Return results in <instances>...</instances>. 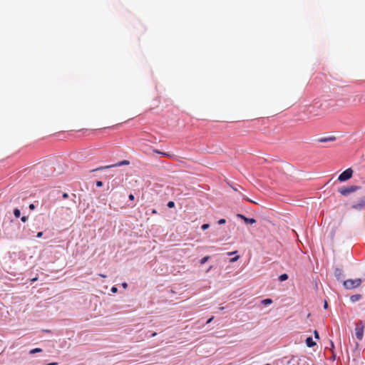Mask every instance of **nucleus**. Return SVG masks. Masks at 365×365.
<instances>
[{"label": "nucleus", "mask_w": 365, "mask_h": 365, "mask_svg": "<svg viewBox=\"0 0 365 365\" xmlns=\"http://www.w3.org/2000/svg\"><path fill=\"white\" fill-rule=\"evenodd\" d=\"M306 344L308 347H312L316 345V343L313 341L312 337L307 338Z\"/></svg>", "instance_id": "9"}, {"label": "nucleus", "mask_w": 365, "mask_h": 365, "mask_svg": "<svg viewBox=\"0 0 365 365\" xmlns=\"http://www.w3.org/2000/svg\"><path fill=\"white\" fill-rule=\"evenodd\" d=\"M210 227V225L209 224H204L202 225L201 228L205 230H207V228H209Z\"/></svg>", "instance_id": "19"}, {"label": "nucleus", "mask_w": 365, "mask_h": 365, "mask_svg": "<svg viewBox=\"0 0 365 365\" xmlns=\"http://www.w3.org/2000/svg\"><path fill=\"white\" fill-rule=\"evenodd\" d=\"M352 174L353 170L351 168H348L339 175L338 180L340 182L346 181L352 177Z\"/></svg>", "instance_id": "2"}, {"label": "nucleus", "mask_w": 365, "mask_h": 365, "mask_svg": "<svg viewBox=\"0 0 365 365\" xmlns=\"http://www.w3.org/2000/svg\"><path fill=\"white\" fill-rule=\"evenodd\" d=\"M314 337H315L316 339H319V333H318V331H316V330H315V331H314Z\"/></svg>", "instance_id": "22"}, {"label": "nucleus", "mask_w": 365, "mask_h": 365, "mask_svg": "<svg viewBox=\"0 0 365 365\" xmlns=\"http://www.w3.org/2000/svg\"><path fill=\"white\" fill-rule=\"evenodd\" d=\"M122 286H123V288L125 289L128 287V284H127L126 282H124V283L122 284Z\"/></svg>", "instance_id": "29"}, {"label": "nucleus", "mask_w": 365, "mask_h": 365, "mask_svg": "<svg viewBox=\"0 0 365 365\" xmlns=\"http://www.w3.org/2000/svg\"><path fill=\"white\" fill-rule=\"evenodd\" d=\"M361 284V279H347L344 282V286L346 289H351L359 287Z\"/></svg>", "instance_id": "1"}, {"label": "nucleus", "mask_w": 365, "mask_h": 365, "mask_svg": "<svg viewBox=\"0 0 365 365\" xmlns=\"http://www.w3.org/2000/svg\"><path fill=\"white\" fill-rule=\"evenodd\" d=\"M42 351V349H40V348H35V349H31L30 351H29V354H34L36 353H39V352H41Z\"/></svg>", "instance_id": "12"}, {"label": "nucleus", "mask_w": 365, "mask_h": 365, "mask_svg": "<svg viewBox=\"0 0 365 365\" xmlns=\"http://www.w3.org/2000/svg\"><path fill=\"white\" fill-rule=\"evenodd\" d=\"M30 209H34V205L33 204L30 205L29 206Z\"/></svg>", "instance_id": "34"}, {"label": "nucleus", "mask_w": 365, "mask_h": 365, "mask_svg": "<svg viewBox=\"0 0 365 365\" xmlns=\"http://www.w3.org/2000/svg\"><path fill=\"white\" fill-rule=\"evenodd\" d=\"M226 222V220L225 219H220L219 221H218V224L219 225H222V224H225Z\"/></svg>", "instance_id": "21"}, {"label": "nucleus", "mask_w": 365, "mask_h": 365, "mask_svg": "<svg viewBox=\"0 0 365 365\" xmlns=\"http://www.w3.org/2000/svg\"><path fill=\"white\" fill-rule=\"evenodd\" d=\"M360 298H361V295L355 294V295H352L351 297V302H356V301L359 300Z\"/></svg>", "instance_id": "10"}, {"label": "nucleus", "mask_w": 365, "mask_h": 365, "mask_svg": "<svg viewBox=\"0 0 365 365\" xmlns=\"http://www.w3.org/2000/svg\"><path fill=\"white\" fill-rule=\"evenodd\" d=\"M129 164H130L129 161L125 160H122L120 162H118V163H116L115 165H106V166L100 167L98 168H96V169L93 170V171L103 170V169H106V168H110L116 167V166L128 165Z\"/></svg>", "instance_id": "4"}, {"label": "nucleus", "mask_w": 365, "mask_h": 365, "mask_svg": "<svg viewBox=\"0 0 365 365\" xmlns=\"http://www.w3.org/2000/svg\"><path fill=\"white\" fill-rule=\"evenodd\" d=\"M237 252H228L227 255H232L233 254L236 253Z\"/></svg>", "instance_id": "32"}, {"label": "nucleus", "mask_w": 365, "mask_h": 365, "mask_svg": "<svg viewBox=\"0 0 365 365\" xmlns=\"http://www.w3.org/2000/svg\"><path fill=\"white\" fill-rule=\"evenodd\" d=\"M358 187L356 186H350L349 187H343L339 188V192L343 195H346L351 192L356 191Z\"/></svg>", "instance_id": "3"}, {"label": "nucleus", "mask_w": 365, "mask_h": 365, "mask_svg": "<svg viewBox=\"0 0 365 365\" xmlns=\"http://www.w3.org/2000/svg\"><path fill=\"white\" fill-rule=\"evenodd\" d=\"M261 303L263 304V305H268V304H270L272 303V300L271 299H263Z\"/></svg>", "instance_id": "11"}, {"label": "nucleus", "mask_w": 365, "mask_h": 365, "mask_svg": "<svg viewBox=\"0 0 365 365\" xmlns=\"http://www.w3.org/2000/svg\"><path fill=\"white\" fill-rule=\"evenodd\" d=\"M264 365H271V364H264Z\"/></svg>", "instance_id": "42"}, {"label": "nucleus", "mask_w": 365, "mask_h": 365, "mask_svg": "<svg viewBox=\"0 0 365 365\" xmlns=\"http://www.w3.org/2000/svg\"><path fill=\"white\" fill-rule=\"evenodd\" d=\"M111 292L113 293H116L118 292V289L116 287H113L111 288Z\"/></svg>", "instance_id": "24"}, {"label": "nucleus", "mask_w": 365, "mask_h": 365, "mask_svg": "<svg viewBox=\"0 0 365 365\" xmlns=\"http://www.w3.org/2000/svg\"><path fill=\"white\" fill-rule=\"evenodd\" d=\"M21 221H22V222H26V220H27V217L24 216V217H21Z\"/></svg>", "instance_id": "26"}, {"label": "nucleus", "mask_w": 365, "mask_h": 365, "mask_svg": "<svg viewBox=\"0 0 365 365\" xmlns=\"http://www.w3.org/2000/svg\"><path fill=\"white\" fill-rule=\"evenodd\" d=\"M153 152L155 153L160 154V155H162L163 156H167V157H170L171 156V155L168 153L160 152V151H159L158 150H154Z\"/></svg>", "instance_id": "13"}, {"label": "nucleus", "mask_w": 365, "mask_h": 365, "mask_svg": "<svg viewBox=\"0 0 365 365\" xmlns=\"http://www.w3.org/2000/svg\"><path fill=\"white\" fill-rule=\"evenodd\" d=\"M233 190H234L235 191H237V188L233 187Z\"/></svg>", "instance_id": "41"}, {"label": "nucleus", "mask_w": 365, "mask_h": 365, "mask_svg": "<svg viewBox=\"0 0 365 365\" xmlns=\"http://www.w3.org/2000/svg\"><path fill=\"white\" fill-rule=\"evenodd\" d=\"M62 197H63V199H66V198H68V195L65 192V193L63 194Z\"/></svg>", "instance_id": "27"}, {"label": "nucleus", "mask_w": 365, "mask_h": 365, "mask_svg": "<svg viewBox=\"0 0 365 365\" xmlns=\"http://www.w3.org/2000/svg\"><path fill=\"white\" fill-rule=\"evenodd\" d=\"M314 109V106H308L307 107V112L309 113L310 117H314V116H318L319 115V113H314V111L313 110Z\"/></svg>", "instance_id": "8"}, {"label": "nucleus", "mask_w": 365, "mask_h": 365, "mask_svg": "<svg viewBox=\"0 0 365 365\" xmlns=\"http://www.w3.org/2000/svg\"><path fill=\"white\" fill-rule=\"evenodd\" d=\"M36 280H37V278H36V277H35V278H34V279H31V282H35V281H36Z\"/></svg>", "instance_id": "37"}, {"label": "nucleus", "mask_w": 365, "mask_h": 365, "mask_svg": "<svg viewBox=\"0 0 365 365\" xmlns=\"http://www.w3.org/2000/svg\"><path fill=\"white\" fill-rule=\"evenodd\" d=\"M336 140L334 136L321 138L318 140L320 143L333 142Z\"/></svg>", "instance_id": "7"}, {"label": "nucleus", "mask_w": 365, "mask_h": 365, "mask_svg": "<svg viewBox=\"0 0 365 365\" xmlns=\"http://www.w3.org/2000/svg\"><path fill=\"white\" fill-rule=\"evenodd\" d=\"M237 217L242 219L246 224L252 225V224H255L256 222V220L254 218H248V217H247L245 215H241V214H238L237 215Z\"/></svg>", "instance_id": "6"}, {"label": "nucleus", "mask_w": 365, "mask_h": 365, "mask_svg": "<svg viewBox=\"0 0 365 365\" xmlns=\"http://www.w3.org/2000/svg\"><path fill=\"white\" fill-rule=\"evenodd\" d=\"M153 213H156L155 210H153Z\"/></svg>", "instance_id": "40"}, {"label": "nucleus", "mask_w": 365, "mask_h": 365, "mask_svg": "<svg viewBox=\"0 0 365 365\" xmlns=\"http://www.w3.org/2000/svg\"><path fill=\"white\" fill-rule=\"evenodd\" d=\"M14 216H15L16 217H17V218H18V217H20V215H21V212H20V210H19V209H17V208L14 209Z\"/></svg>", "instance_id": "15"}, {"label": "nucleus", "mask_w": 365, "mask_h": 365, "mask_svg": "<svg viewBox=\"0 0 365 365\" xmlns=\"http://www.w3.org/2000/svg\"><path fill=\"white\" fill-rule=\"evenodd\" d=\"M240 258V256L237 255L236 257L230 259V262H236L238 259Z\"/></svg>", "instance_id": "18"}, {"label": "nucleus", "mask_w": 365, "mask_h": 365, "mask_svg": "<svg viewBox=\"0 0 365 365\" xmlns=\"http://www.w3.org/2000/svg\"><path fill=\"white\" fill-rule=\"evenodd\" d=\"M99 276L101 277H106V276L105 274H100Z\"/></svg>", "instance_id": "35"}, {"label": "nucleus", "mask_w": 365, "mask_h": 365, "mask_svg": "<svg viewBox=\"0 0 365 365\" xmlns=\"http://www.w3.org/2000/svg\"><path fill=\"white\" fill-rule=\"evenodd\" d=\"M219 309H220V310H223V309H224V307H219Z\"/></svg>", "instance_id": "38"}, {"label": "nucleus", "mask_w": 365, "mask_h": 365, "mask_svg": "<svg viewBox=\"0 0 365 365\" xmlns=\"http://www.w3.org/2000/svg\"><path fill=\"white\" fill-rule=\"evenodd\" d=\"M327 307H328L327 302V301H325L324 302V309H327Z\"/></svg>", "instance_id": "31"}, {"label": "nucleus", "mask_w": 365, "mask_h": 365, "mask_svg": "<svg viewBox=\"0 0 365 365\" xmlns=\"http://www.w3.org/2000/svg\"><path fill=\"white\" fill-rule=\"evenodd\" d=\"M96 186L97 187H102L103 186V182L101 181H97L96 182Z\"/></svg>", "instance_id": "23"}, {"label": "nucleus", "mask_w": 365, "mask_h": 365, "mask_svg": "<svg viewBox=\"0 0 365 365\" xmlns=\"http://www.w3.org/2000/svg\"><path fill=\"white\" fill-rule=\"evenodd\" d=\"M355 334L359 340H361L364 336V325L362 323L358 324L355 329Z\"/></svg>", "instance_id": "5"}, {"label": "nucleus", "mask_w": 365, "mask_h": 365, "mask_svg": "<svg viewBox=\"0 0 365 365\" xmlns=\"http://www.w3.org/2000/svg\"><path fill=\"white\" fill-rule=\"evenodd\" d=\"M42 235H43V232H38V233H37L36 237H42Z\"/></svg>", "instance_id": "28"}, {"label": "nucleus", "mask_w": 365, "mask_h": 365, "mask_svg": "<svg viewBox=\"0 0 365 365\" xmlns=\"http://www.w3.org/2000/svg\"><path fill=\"white\" fill-rule=\"evenodd\" d=\"M175 206V202H173V201H170L168 202V207H170V208H172Z\"/></svg>", "instance_id": "17"}, {"label": "nucleus", "mask_w": 365, "mask_h": 365, "mask_svg": "<svg viewBox=\"0 0 365 365\" xmlns=\"http://www.w3.org/2000/svg\"><path fill=\"white\" fill-rule=\"evenodd\" d=\"M209 258H210V257H209V256H205V257H204L203 258H202V259H200V264H205L206 262H207V260L209 259Z\"/></svg>", "instance_id": "16"}, {"label": "nucleus", "mask_w": 365, "mask_h": 365, "mask_svg": "<svg viewBox=\"0 0 365 365\" xmlns=\"http://www.w3.org/2000/svg\"><path fill=\"white\" fill-rule=\"evenodd\" d=\"M157 335V333L156 332H153L152 334H151V336L152 337H154Z\"/></svg>", "instance_id": "33"}, {"label": "nucleus", "mask_w": 365, "mask_h": 365, "mask_svg": "<svg viewBox=\"0 0 365 365\" xmlns=\"http://www.w3.org/2000/svg\"><path fill=\"white\" fill-rule=\"evenodd\" d=\"M213 319V317H212L211 318H210L207 322V324H209L212 322V320Z\"/></svg>", "instance_id": "30"}, {"label": "nucleus", "mask_w": 365, "mask_h": 365, "mask_svg": "<svg viewBox=\"0 0 365 365\" xmlns=\"http://www.w3.org/2000/svg\"><path fill=\"white\" fill-rule=\"evenodd\" d=\"M288 279V275L287 274H282L279 277V279L281 282L285 281Z\"/></svg>", "instance_id": "14"}, {"label": "nucleus", "mask_w": 365, "mask_h": 365, "mask_svg": "<svg viewBox=\"0 0 365 365\" xmlns=\"http://www.w3.org/2000/svg\"><path fill=\"white\" fill-rule=\"evenodd\" d=\"M341 271L339 269H336L335 270V274L337 277H339L341 274Z\"/></svg>", "instance_id": "20"}, {"label": "nucleus", "mask_w": 365, "mask_h": 365, "mask_svg": "<svg viewBox=\"0 0 365 365\" xmlns=\"http://www.w3.org/2000/svg\"><path fill=\"white\" fill-rule=\"evenodd\" d=\"M128 198L130 200H133L135 197H134V195L133 194H130L129 196H128Z\"/></svg>", "instance_id": "25"}, {"label": "nucleus", "mask_w": 365, "mask_h": 365, "mask_svg": "<svg viewBox=\"0 0 365 365\" xmlns=\"http://www.w3.org/2000/svg\"><path fill=\"white\" fill-rule=\"evenodd\" d=\"M56 364H57V363H50V364H48L46 365H56Z\"/></svg>", "instance_id": "36"}, {"label": "nucleus", "mask_w": 365, "mask_h": 365, "mask_svg": "<svg viewBox=\"0 0 365 365\" xmlns=\"http://www.w3.org/2000/svg\"><path fill=\"white\" fill-rule=\"evenodd\" d=\"M243 198H244L245 200H249L247 197H243Z\"/></svg>", "instance_id": "39"}]
</instances>
